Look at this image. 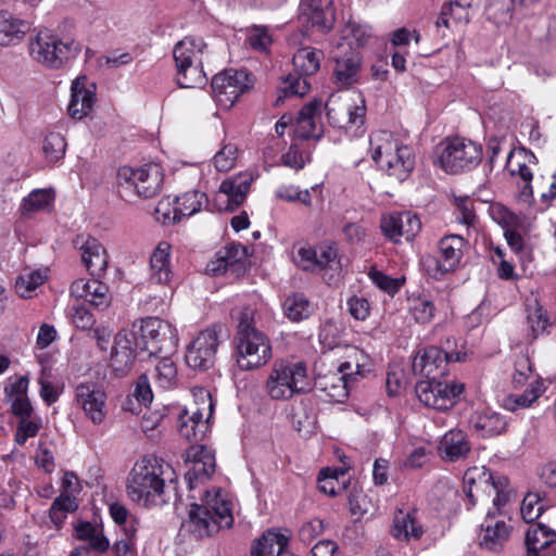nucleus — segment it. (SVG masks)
<instances>
[{"label":"nucleus","mask_w":556,"mask_h":556,"mask_svg":"<svg viewBox=\"0 0 556 556\" xmlns=\"http://www.w3.org/2000/svg\"><path fill=\"white\" fill-rule=\"evenodd\" d=\"M464 490L472 505L492 503L488 509L485 523L479 536L480 546L489 551H498L509 536V528L503 521L490 522L496 514L510 501L513 492L509 480L505 476L494 475L484 466L468 468L464 475Z\"/></svg>","instance_id":"1"},{"label":"nucleus","mask_w":556,"mask_h":556,"mask_svg":"<svg viewBox=\"0 0 556 556\" xmlns=\"http://www.w3.org/2000/svg\"><path fill=\"white\" fill-rule=\"evenodd\" d=\"M174 470L169 464L153 455L137 460L129 472L127 494L131 501L144 507L167 503L165 483L173 481Z\"/></svg>","instance_id":"2"},{"label":"nucleus","mask_w":556,"mask_h":556,"mask_svg":"<svg viewBox=\"0 0 556 556\" xmlns=\"http://www.w3.org/2000/svg\"><path fill=\"white\" fill-rule=\"evenodd\" d=\"M233 504L222 489L205 492L200 504L193 503L188 510L185 526L195 538L212 536L233 523Z\"/></svg>","instance_id":"3"},{"label":"nucleus","mask_w":556,"mask_h":556,"mask_svg":"<svg viewBox=\"0 0 556 556\" xmlns=\"http://www.w3.org/2000/svg\"><path fill=\"white\" fill-rule=\"evenodd\" d=\"M369 152L378 167L397 181L406 180L415 168L416 155L413 148L395 138L391 131H372L369 136Z\"/></svg>","instance_id":"4"},{"label":"nucleus","mask_w":556,"mask_h":556,"mask_svg":"<svg viewBox=\"0 0 556 556\" xmlns=\"http://www.w3.org/2000/svg\"><path fill=\"white\" fill-rule=\"evenodd\" d=\"M312 389L307 366L303 362L276 361L265 383L268 396L286 401Z\"/></svg>","instance_id":"5"},{"label":"nucleus","mask_w":556,"mask_h":556,"mask_svg":"<svg viewBox=\"0 0 556 556\" xmlns=\"http://www.w3.org/2000/svg\"><path fill=\"white\" fill-rule=\"evenodd\" d=\"M27 51L34 62L58 70L79 52V45L75 40H63L50 31L40 30L29 37Z\"/></svg>","instance_id":"6"},{"label":"nucleus","mask_w":556,"mask_h":556,"mask_svg":"<svg viewBox=\"0 0 556 556\" xmlns=\"http://www.w3.org/2000/svg\"><path fill=\"white\" fill-rule=\"evenodd\" d=\"M116 179L122 195L136 194L149 199L160 192L163 173L161 166L154 163L146 164L137 169L123 166L118 169Z\"/></svg>","instance_id":"7"},{"label":"nucleus","mask_w":556,"mask_h":556,"mask_svg":"<svg viewBox=\"0 0 556 556\" xmlns=\"http://www.w3.org/2000/svg\"><path fill=\"white\" fill-rule=\"evenodd\" d=\"M481 161V144L462 137L446 139L438 157L439 165L452 174L470 170Z\"/></svg>","instance_id":"8"},{"label":"nucleus","mask_w":556,"mask_h":556,"mask_svg":"<svg viewBox=\"0 0 556 556\" xmlns=\"http://www.w3.org/2000/svg\"><path fill=\"white\" fill-rule=\"evenodd\" d=\"M143 350L148 357L175 351L178 343L177 330L168 321L157 317H147L138 324Z\"/></svg>","instance_id":"9"},{"label":"nucleus","mask_w":556,"mask_h":556,"mask_svg":"<svg viewBox=\"0 0 556 556\" xmlns=\"http://www.w3.org/2000/svg\"><path fill=\"white\" fill-rule=\"evenodd\" d=\"M466 240L458 235L441 238L437 245L435 255L422 257V264L428 274L434 278L455 270L463 257Z\"/></svg>","instance_id":"10"},{"label":"nucleus","mask_w":556,"mask_h":556,"mask_svg":"<svg viewBox=\"0 0 556 556\" xmlns=\"http://www.w3.org/2000/svg\"><path fill=\"white\" fill-rule=\"evenodd\" d=\"M237 363L243 370L260 368L271 358V345L262 331L237 333L236 338Z\"/></svg>","instance_id":"11"},{"label":"nucleus","mask_w":556,"mask_h":556,"mask_svg":"<svg viewBox=\"0 0 556 556\" xmlns=\"http://www.w3.org/2000/svg\"><path fill=\"white\" fill-rule=\"evenodd\" d=\"M138 324L130 329H122L114 339L111 354V366L121 374L130 369L136 358L146 359L148 352L143 350Z\"/></svg>","instance_id":"12"},{"label":"nucleus","mask_w":556,"mask_h":556,"mask_svg":"<svg viewBox=\"0 0 556 556\" xmlns=\"http://www.w3.org/2000/svg\"><path fill=\"white\" fill-rule=\"evenodd\" d=\"M464 390V383L446 380L442 381L441 379L420 380L415 387V392L419 401L426 406L438 410L452 408Z\"/></svg>","instance_id":"13"},{"label":"nucleus","mask_w":556,"mask_h":556,"mask_svg":"<svg viewBox=\"0 0 556 556\" xmlns=\"http://www.w3.org/2000/svg\"><path fill=\"white\" fill-rule=\"evenodd\" d=\"M354 359L350 358L341 363L336 372H329L319 377L316 381L318 389L336 402H342L349 395V388L357 376H364V367L359 364L358 352L354 351Z\"/></svg>","instance_id":"14"},{"label":"nucleus","mask_w":556,"mask_h":556,"mask_svg":"<svg viewBox=\"0 0 556 556\" xmlns=\"http://www.w3.org/2000/svg\"><path fill=\"white\" fill-rule=\"evenodd\" d=\"M220 326L207 327L200 331L187 345L185 359L194 370H207L215 362L219 345Z\"/></svg>","instance_id":"15"},{"label":"nucleus","mask_w":556,"mask_h":556,"mask_svg":"<svg viewBox=\"0 0 556 556\" xmlns=\"http://www.w3.org/2000/svg\"><path fill=\"white\" fill-rule=\"evenodd\" d=\"M252 85V76L243 70H226L218 73L211 84L215 100L225 109L231 108Z\"/></svg>","instance_id":"16"},{"label":"nucleus","mask_w":556,"mask_h":556,"mask_svg":"<svg viewBox=\"0 0 556 556\" xmlns=\"http://www.w3.org/2000/svg\"><path fill=\"white\" fill-rule=\"evenodd\" d=\"M459 352L447 353L438 346L426 348L422 353H418L413 359V371L415 375L425 377V380L441 379L447 374V364L450 362L463 361Z\"/></svg>","instance_id":"17"},{"label":"nucleus","mask_w":556,"mask_h":556,"mask_svg":"<svg viewBox=\"0 0 556 556\" xmlns=\"http://www.w3.org/2000/svg\"><path fill=\"white\" fill-rule=\"evenodd\" d=\"M106 399L104 390L97 383L81 382L75 388L76 404L93 425L104 422L108 414Z\"/></svg>","instance_id":"18"},{"label":"nucleus","mask_w":556,"mask_h":556,"mask_svg":"<svg viewBox=\"0 0 556 556\" xmlns=\"http://www.w3.org/2000/svg\"><path fill=\"white\" fill-rule=\"evenodd\" d=\"M253 180L254 177L251 173H241L225 179L215 197L218 208L233 211L240 206L244 202Z\"/></svg>","instance_id":"19"},{"label":"nucleus","mask_w":556,"mask_h":556,"mask_svg":"<svg viewBox=\"0 0 556 556\" xmlns=\"http://www.w3.org/2000/svg\"><path fill=\"white\" fill-rule=\"evenodd\" d=\"M380 228L388 239L396 243L402 237L407 241L413 240L420 231L421 223L410 212H394L381 217Z\"/></svg>","instance_id":"20"},{"label":"nucleus","mask_w":556,"mask_h":556,"mask_svg":"<svg viewBox=\"0 0 556 556\" xmlns=\"http://www.w3.org/2000/svg\"><path fill=\"white\" fill-rule=\"evenodd\" d=\"M186 464L188 469L185 477L190 489L198 482L208 479L216 467L214 453L204 445L190 446L186 452Z\"/></svg>","instance_id":"21"},{"label":"nucleus","mask_w":556,"mask_h":556,"mask_svg":"<svg viewBox=\"0 0 556 556\" xmlns=\"http://www.w3.org/2000/svg\"><path fill=\"white\" fill-rule=\"evenodd\" d=\"M296 263L304 270H339L341 265L338 260V251L333 245L320 244L316 248L301 247L296 252Z\"/></svg>","instance_id":"22"},{"label":"nucleus","mask_w":556,"mask_h":556,"mask_svg":"<svg viewBox=\"0 0 556 556\" xmlns=\"http://www.w3.org/2000/svg\"><path fill=\"white\" fill-rule=\"evenodd\" d=\"M299 17L306 26L320 31L330 30L336 21L332 0H302Z\"/></svg>","instance_id":"23"},{"label":"nucleus","mask_w":556,"mask_h":556,"mask_svg":"<svg viewBox=\"0 0 556 556\" xmlns=\"http://www.w3.org/2000/svg\"><path fill=\"white\" fill-rule=\"evenodd\" d=\"M329 123L337 128H344L352 125H359L364 122L365 108L352 105L339 96L331 94L325 104Z\"/></svg>","instance_id":"24"},{"label":"nucleus","mask_w":556,"mask_h":556,"mask_svg":"<svg viewBox=\"0 0 556 556\" xmlns=\"http://www.w3.org/2000/svg\"><path fill=\"white\" fill-rule=\"evenodd\" d=\"M96 102V85L86 76H79L72 83L68 113L73 118L87 116Z\"/></svg>","instance_id":"25"},{"label":"nucleus","mask_w":556,"mask_h":556,"mask_svg":"<svg viewBox=\"0 0 556 556\" xmlns=\"http://www.w3.org/2000/svg\"><path fill=\"white\" fill-rule=\"evenodd\" d=\"M76 243L79 244L81 261L91 276L101 277L108 268L109 258L104 247L91 236H80Z\"/></svg>","instance_id":"26"},{"label":"nucleus","mask_w":556,"mask_h":556,"mask_svg":"<svg viewBox=\"0 0 556 556\" xmlns=\"http://www.w3.org/2000/svg\"><path fill=\"white\" fill-rule=\"evenodd\" d=\"M71 295L77 300H85L98 309H104L111 303L108 286L97 279L75 280L71 286Z\"/></svg>","instance_id":"27"},{"label":"nucleus","mask_w":556,"mask_h":556,"mask_svg":"<svg viewBox=\"0 0 556 556\" xmlns=\"http://www.w3.org/2000/svg\"><path fill=\"white\" fill-rule=\"evenodd\" d=\"M320 108L321 102L316 100L302 108L294 127L296 137L302 139H319L321 137V126L317 123Z\"/></svg>","instance_id":"28"},{"label":"nucleus","mask_w":556,"mask_h":556,"mask_svg":"<svg viewBox=\"0 0 556 556\" xmlns=\"http://www.w3.org/2000/svg\"><path fill=\"white\" fill-rule=\"evenodd\" d=\"M169 258L170 244L165 241L160 242L150 257L149 279L151 283L166 286L170 282L173 271Z\"/></svg>","instance_id":"29"},{"label":"nucleus","mask_w":556,"mask_h":556,"mask_svg":"<svg viewBox=\"0 0 556 556\" xmlns=\"http://www.w3.org/2000/svg\"><path fill=\"white\" fill-rule=\"evenodd\" d=\"M207 46L202 38L188 36L177 42L174 47V59L176 65L203 64Z\"/></svg>","instance_id":"30"},{"label":"nucleus","mask_w":556,"mask_h":556,"mask_svg":"<svg viewBox=\"0 0 556 556\" xmlns=\"http://www.w3.org/2000/svg\"><path fill=\"white\" fill-rule=\"evenodd\" d=\"M206 195L203 192L197 190L188 191L179 197H176L173 215L170 216L169 213L163 212V223L180 222L182 217L191 216L198 213L202 205L206 203Z\"/></svg>","instance_id":"31"},{"label":"nucleus","mask_w":556,"mask_h":556,"mask_svg":"<svg viewBox=\"0 0 556 556\" xmlns=\"http://www.w3.org/2000/svg\"><path fill=\"white\" fill-rule=\"evenodd\" d=\"M30 30L27 21L15 17L9 12H0V46H11L21 42Z\"/></svg>","instance_id":"32"},{"label":"nucleus","mask_w":556,"mask_h":556,"mask_svg":"<svg viewBox=\"0 0 556 556\" xmlns=\"http://www.w3.org/2000/svg\"><path fill=\"white\" fill-rule=\"evenodd\" d=\"M470 451V444L462 430H451L440 441L439 452L443 459L455 462L465 457Z\"/></svg>","instance_id":"33"},{"label":"nucleus","mask_w":556,"mask_h":556,"mask_svg":"<svg viewBox=\"0 0 556 556\" xmlns=\"http://www.w3.org/2000/svg\"><path fill=\"white\" fill-rule=\"evenodd\" d=\"M288 536L274 530L266 531L253 545L252 556H287Z\"/></svg>","instance_id":"34"},{"label":"nucleus","mask_w":556,"mask_h":556,"mask_svg":"<svg viewBox=\"0 0 556 556\" xmlns=\"http://www.w3.org/2000/svg\"><path fill=\"white\" fill-rule=\"evenodd\" d=\"M471 428L480 437H494L503 433L506 429L507 422L504 417L492 410H484L476 413L470 419Z\"/></svg>","instance_id":"35"},{"label":"nucleus","mask_w":556,"mask_h":556,"mask_svg":"<svg viewBox=\"0 0 556 556\" xmlns=\"http://www.w3.org/2000/svg\"><path fill=\"white\" fill-rule=\"evenodd\" d=\"M194 403L180 414L188 421L200 424L201 421L208 427V420L213 414V401L208 391L199 389L194 391Z\"/></svg>","instance_id":"36"},{"label":"nucleus","mask_w":556,"mask_h":556,"mask_svg":"<svg viewBox=\"0 0 556 556\" xmlns=\"http://www.w3.org/2000/svg\"><path fill=\"white\" fill-rule=\"evenodd\" d=\"M556 542V532L543 523H533L526 532L528 556H539V551Z\"/></svg>","instance_id":"37"},{"label":"nucleus","mask_w":556,"mask_h":556,"mask_svg":"<svg viewBox=\"0 0 556 556\" xmlns=\"http://www.w3.org/2000/svg\"><path fill=\"white\" fill-rule=\"evenodd\" d=\"M324 53L311 47L299 49L292 59V64L296 74L301 76H312L319 71Z\"/></svg>","instance_id":"38"},{"label":"nucleus","mask_w":556,"mask_h":556,"mask_svg":"<svg viewBox=\"0 0 556 556\" xmlns=\"http://www.w3.org/2000/svg\"><path fill=\"white\" fill-rule=\"evenodd\" d=\"M424 533L422 527L412 513L399 511L393 520L392 534L397 540H418Z\"/></svg>","instance_id":"39"},{"label":"nucleus","mask_w":556,"mask_h":556,"mask_svg":"<svg viewBox=\"0 0 556 556\" xmlns=\"http://www.w3.org/2000/svg\"><path fill=\"white\" fill-rule=\"evenodd\" d=\"M527 325L532 339L545 333L551 326L549 317L538 299H529L526 304Z\"/></svg>","instance_id":"40"},{"label":"nucleus","mask_w":556,"mask_h":556,"mask_svg":"<svg viewBox=\"0 0 556 556\" xmlns=\"http://www.w3.org/2000/svg\"><path fill=\"white\" fill-rule=\"evenodd\" d=\"M544 391V383L540 380H534L522 394H510L506 396L503 406L510 412L529 408Z\"/></svg>","instance_id":"41"},{"label":"nucleus","mask_w":556,"mask_h":556,"mask_svg":"<svg viewBox=\"0 0 556 556\" xmlns=\"http://www.w3.org/2000/svg\"><path fill=\"white\" fill-rule=\"evenodd\" d=\"M78 540L86 541L92 551L104 554L110 548V541L104 533L90 522H80L75 527Z\"/></svg>","instance_id":"42"},{"label":"nucleus","mask_w":556,"mask_h":556,"mask_svg":"<svg viewBox=\"0 0 556 556\" xmlns=\"http://www.w3.org/2000/svg\"><path fill=\"white\" fill-rule=\"evenodd\" d=\"M285 315L292 321H301L308 318L314 306L309 300L302 293H293L283 302Z\"/></svg>","instance_id":"43"},{"label":"nucleus","mask_w":556,"mask_h":556,"mask_svg":"<svg viewBox=\"0 0 556 556\" xmlns=\"http://www.w3.org/2000/svg\"><path fill=\"white\" fill-rule=\"evenodd\" d=\"M176 80L181 88H201L206 85L207 76L203 64L176 65Z\"/></svg>","instance_id":"44"},{"label":"nucleus","mask_w":556,"mask_h":556,"mask_svg":"<svg viewBox=\"0 0 556 556\" xmlns=\"http://www.w3.org/2000/svg\"><path fill=\"white\" fill-rule=\"evenodd\" d=\"M358 68V61L353 55L338 59L333 73L334 83L341 88L351 86L357 80Z\"/></svg>","instance_id":"45"},{"label":"nucleus","mask_w":556,"mask_h":556,"mask_svg":"<svg viewBox=\"0 0 556 556\" xmlns=\"http://www.w3.org/2000/svg\"><path fill=\"white\" fill-rule=\"evenodd\" d=\"M344 476L345 470L341 468L323 469L318 477L319 490L330 496L340 494L345 489V481H340Z\"/></svg>","instance_id":"46"},{"label":"nucleus","mask_w":556,"mask_h":556,"mask_svg":"<svg viewBox=\"0 0 556 556\" xmlns=\"http://www.w3.org/2000/svg\"><path fill=\"white\" fill-rule=\"evenodd\" d=\"M349 508L352 516L362 518L366 515H374L375 504L371 498L361 489L353 488L349 495Z\"/></svg>","instance_id":"47"},{"label":"nucleus","mask_w":556,"mask_h":556,"mask_svg":"<svg viewBox=\"0 0 556 556\" xmlns=\"http://www.w3.org/2000/svg\"><path fill=\"white\" fill-rule=\"evenodd\" d=\"M409 313L420 324H428L432 320L435 306L432 300L426 295L413 296L408 300Z\"/></svg>","instance_id":"48"},{"label":"nucleus","mask_w":556,"mask_h":556,"mask_svg":"<svg viewBox=\"0 0 556 556\" xmlns=\"http://www.w3.org/2000/svg\"><path fill=\"white\" fill-rule=\"evenodd\" d=\"M309 90V84L306 80L305 76H301L299 74H289L282 81L280 87V91L282 96H278L276 100V105L282 100V98L287 97H303Z\"/></svg>","instance_id":"49"},{"label":"nucleus","mask_w":556,"mask_h":556,"mask_svg":"<svg viewBox=\"0 0 556 556\" xmlns=\"http://www.w3.org/2000/svg\"><path fill=\"white\" fill-rule=\"evenodd\" d=\"M53 198V193L46 189L31 191L21 204L23 215L45 210L51 204Z\"/></svg>","instance_id":"50"},{"label":"nucleus","mask_w":556,"mask_h":556,"mask_svg":"<svg viewBox=\"0 0 556 556\" xmlns=\"http://www.w3.org/2000/svg\"><path fill=\"white\" fill-rule=\"evenodd\" d=\"M153 377L161 388L168 389L173 387L177 380L175 363L169 357H161L154 367Z\"/></svg>","instance_id":"51"},{"label":"nucleus","mask_w":556,"mask_h":556,"mask_svg":"<svg viewBox=\"0 0 556 556\" xmlns=\"http://www.w3.org/2000/svg\"><path fill=\"white\" fill-rule=\"evenodd\" d=\"M542 497L536 492H528L521 503L520 514L527 523L535 521L544 511Z\"/></svg>","instance_id":"52"},{"label":"nucleus","mask_w":556,"mask_h":556,"mask_svg":"<svg viewBox=\"0 0 556 556\" xmlns=\"http://www.w3.org/2000/svg\"><path fill=\"white\" fill-rule=\"evenodd\" d=\"M66 141L60 132L51 131L45 139L42 151L49 162H56L65 154Z\"/></svg>","instance_id":"53"},{"label":"nucleus","mask_w":556,"mask_h":556,"mask_svg":"<svg viewBox=\"0 0 556 556\" xmlns=\"http://www.w3.org/2000/svg\"><path fill=\"white\" fill-rule=\"evenodd\" d=\"M45 279L46 276L39 270L25 273L17 278L15 291L21 298H30L31 293L45 282Z\"/></svg>","instance_id":"54"},{"label":"nucleus","mask_w":556,"mask_h":556,"mask_svg":"<svg viewBox=\"0 0 556 556\" xmlns=\"http://www.w3.org/2000/svg\"><path fill=\"white\" fill-rule=\"evenodd\" d=\"M276 198L287 202H300L305 206L312 205V197L308 189L301 190L293 185H281L275 191Z\"/></svg>","instance_id":"55"},{"label":"nucleus","mask_w":556,"mask_h":556,"mask_svg":"<svg viewBox=\"0 0 556 556\" xmlns=\"http://www.w3.org/2000/svg\"><path fill=\"white\" fill-rule=\"evenodd\" d=\"M368 277L380 290L394 294L396 293L404 282V279H395L387 276L383 271L378 270L376 267H371L368 271Z\"/></svg>","instance_id":"56"},{"label":"nucleus","mask_w":556,"mask_h":556,"mask_svg":"<svg viewBox=\"0 0 556 556\" xmlns=\"http://www.w3.org/2000/svg\"><path fill=\"white\" fill-rule=\"evenodd\" d=\"M237 156H238V148L232 143H228V144H225L214 155L213 162H214V165L217 170L228 172L235 166Z\"/></svg>","instance_id":"57"},{"label":"nucleus","mask_w":556,"mask_h":556,"mask_svg":"<svg viewBox=\"0 0 556 556\" xmlns=\"http://www.w3.org/2000/svg\"><path fill=\"white\" fill-rule=\"evenodd\" d=\"M178 432L188 441L199 442L204 439L207 432V426L202 421L200 424L188 421L186 417L179 416Z\"/></svg>","instance_id":"58"},{"label":"nucleus","mask_w":556,"mask_h":556,"mask_svg":"<svg viewBox=\"0 0 556 556\" xmlns=\"http://www.w3.org/2000/svg\"><path fill=\"white\" fill-rule=\"evenodd\" d=\"M239 252L238 248H230L224 252H218L217 260L207 264L206 270L213 275H220L226 273L228 268L235 264L236 254Z\"/></svg>","instance_id":"59"},{"label":"nucleus","mask_w":556,"mask_h":556,"mask_svg":"<svg viewBox=\"0 0 556 556\" xmlns=\"http://www.w3.org/2000/svg\"><path fill=\"white\" fill-rule=\"evenodd\" d=\"M490 214L494 222L503 227L504 230L510 227H519L520 220L513 212L501 204H494L490 207Z\"/></svg>","instance_id":"60"},{"label":"nucleus","mask_w":556,"mask_h":556,"mask_svg":"<svg viewBox=\"0 0 556 556\" xmlns=\"http://www.w3.org/2000/svg\"><path fill=\"white\" fill-rule=\"evenodd\" d=\"M455 205L457 211V220L466 226H472L476 220L472 201L467 197L456 198Z\"/></svg>","instance_id":"61"},{"label":"nucleus","mask_w":556,"mask_h":556,"mask_svg":"<svg viewBox=\"0 0 556 556\" xmlns=\"http://www.w3.org/2000/svg\"><path fill=\"white\" fill-rule=\"evenodd\" d=\"M248 41L253 49L265 51L271 43V36L266 27H254L249 34Z\"/></svg>","instance_id":"62"},{"label":"nucleus","mask_w":556,"mask_h":556,"mask_svg":"<svg viewBox=\"0 0 556 556\" xmlns=\"http://www.w3.org/2000/svg\"><path fill=\"white\" fill-rule=\"evenodd\" d=\"M324 529L325 526L323 520L318 518L311 519L300 528L299 538L304 543H311L314 539L323 533Z\"/></svg>","instance_id":"63"},{"label":"nucleus","mask_w":556,"mask_h":556,"mask_svg":"<svg viewBox=\"0 0 556 556\" xmlns=\"http://www.w3.org/2000/svg\"><path fill=\"white\" fill-rule=\"evenodd\" d=\"M255 309L250 306L242 307L237 315L238 319V331L237 333H245L257 331L254 327Z\"/></svg>","instance_id":"64"}]
</instances>
